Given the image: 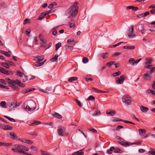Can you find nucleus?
Returning a JSON list of instances; mask_svg holds the SVG:
<instances>
[{
	"instance_id": "obj_1",
	"label": "nucleus",
	"mask_w": 155,
	"mask_h": 155,
	"mask_svg": "<svg viewBox=\"0 0 155 155\" xmlns=\"http://www.w3.org/2000/svg\"><path fill=\"white\" fill-rule=\"evenodd\" d=\"M78 2L75 3L66 12L65 15H69L68 18H71L75 17L77 15L78 8Z\"/></svg>"
},
{
	"instance_id": "obj_2",
	"label": "nucleus",
	"mask_w": 155,
	"mask_h": 155,
	"mask_svg": "<svg viewBox=\"0 0 155 155\" xmlns=\"http://www.w3.org/2000/svg\"><path fill=\"white\" fill-rule=\"evenodd\" d=\"M131 98L128 95L124 96L122 98V101L126 104L130 105L131 103Z\"/></svg>"
},
{
	"instance_id": "obj_3",
	"label": "nucleus",
	"mask_w": 155,
	"mask_h": 155,
	"mask_svg": "<svg viewBox=\"0 0 155 155\" xmlns=\"http://www.w3.org/2000/svg\"><path fill=\"white\" fill-rule=\"evenodd\" d=\"M30 107L28 105H27L26 106L25 109H28L29 111H31L35 109L36 108V104L33 101H31L30 104Z\"/></svg>"
},
{
	"instance_id": "obj_4",
	"label": "nucleus",
	"mask_w": 155,
	"mask_h": 155,
	"mask_svg": "<svg viewBox=\"0 0 155 155\" xmlns=\"http://www.w3.org/2000/svg\"><path fill=\"white\" fill-rule=\"evenodd\" d=\"M120 141H117V143L122 145V146L127 147L130 145L131 143H129L125 141V140L123 138H121L120 140Z\"/></svg>"
},
{
	"instance_id": "obj_5",
	"label": "nucleus",
	"mask_w": 155,
	"mask_h": 155,
	"mask_svg": "<svg viewBox=\"0 0 155 155\" xmlns=\"http://www.w3.org/2000/svg\"><path fill=\"white\" fill-rule=\"evenodd\" d=\"M65 128L63 127H58L57 130V132L58 134L61 136H64V134L65 131Z\"/></svg>"
},
{
	"instance_id": "obj_6",
	"label": "nucleus",
	"mask_w": 155,
	"mask_h": 155,
	"mask_svg": "<svg viewBox=\"0 0 155 155\" xmlns=\"http://www.w3.org/2000/svg\"><path fill=\"white\" fill-rule=\"evenodd\" d=\"M0 128L4 130H11L13 129V127L8 125L0 124Z\"/></svg>"
},
{
	"instance_id": "obj_7",
	"label": "nucleus",
	"mask_w": 155,
	"mask_h": 155,
	"mask_svg": "<svg viewBox=\"0 0 155 155\" xmlns=\"http://www.w3.org/2000/svg\"><path fill=\"white\" fill-rule=\"evenodd\" d=\"M19 105L20 104H17L16 102L14 101L13 102L9 103L8 106L10 108L12 109L19 106Z\"/></svg>"
},
{
	"instance_id": "obj_8",
	"label": "nucleus",
	"mask_w": 155,
	"mask_h": 155,
	"mask_svg": "<svg viewBox=\"0 0 155 155\" xmlns=\"http://www.w3.org/2000/svg\"><path fill=\"white\" fill-rule=\"evenodd\" d=\"M143 78L145 80H149L152 77L151 74H144L143 75Z\"/></svg>"
},
{
	"instance_id": "obj_9",
	"label": "nucleus",
	"mask_w": 155,
	"mask_h": 155,
	"mask_svg": "<svg viewBox=\"0 0 155 155\" xmlns=\"http://www.w3.org/2000/svg\"><path fill=\"white\" fill-rule=\"evenodd\" d=\"M137 25L138 27V30L139 31H141L143 34H144L145 30L144 29V26L143 25L141 24H137Z\"/></svg>"
},
{
	"instance_id": "obj_10",
	"label": "nucleus",
	"mask_w": 155,
	"mask_h": 155,
	"mask_svg": "<svg viewBox=\"0 0 155 155\" xmlns=\"http://www.w3.org/2000/svg\"><path fill=\"white\" fill-rule=\"evenodd\" d=\"M44 59V56L41 55L36 57L35 58V59L36 60V63L42 61Z\"/></svg>"
},
{
	"instance_id": "obj_11",
	"label": "nucleus",
	"mask_w": 155,
	"mask_h": 155,
	"mask_svg": "<svg viewBox=\"0 0 155 155\" xmlns=\"http://www.w3.org/2000/svg\"><path fill=\"white\" fill-rule=\"evenodd\" d=\"M52 115L54 117L59 119H61L62 118V116L61 115L55 112H52Z\"/></svg>"
},
{
	"instance_id": "obj_12",
	"label": "nucleus",
	"mask_w": 155,
	"mask_h": 155,
	"mask_svg": "<svg viewBox=\"0 0 155 155\" xmlns=\"http://www.w3.org/2000/svg\"><path fill=\"white\" fill-rule=\"evenodd\" d=\"M140 108L141 110L143 113H146L149 110V109L147 107L142 105L140 106Z\"/></svg>"
},
{
	"instance_id": "obj_13",
	"label": "nucleus",
	"mask_w": 155,
	"mask_h": 155,
	"mask_svg": "<svg viewBox=\"0 0 155 155\" xmlns=\"http://www.w3.org/2000/svg\"><path fill=\"white\" fill-rule=\"evenodd\" d=\"M84 149L80 150H79L73 153L74 155H83L84 152H83Z\"/></svg>"
},
{
	"instance_id": "obj_14",
	"label": "nucleus",
	"mask_w": 155,
	"mask_h": 155,
	"mask_svg": "<svg viewBox=\"0 0 155 155\" xmlns=\"http://www.w3.org/2000/svg\"><path fill=\"white\" fill-rule=\"evenodd\" d=\"M11 138L12 139H17L18 138L17 135L14 132H11L10 134Z\"/></svg>"
},
{
	"instance_id": "obj_15",
	"label": "nucleus",
	"mask_w": 155,
	"mask_h": 155,
	"mask_svg": "<svg viewBox=\"0 0 155 155\" xmlns=\"http://www.w3.org/2000/svg\"><path fill=\"white\" fill-rule=\"evenodd\" d=\"M68 25L70 28H74L75 27V25L74 19H71V21L69 22Z\"/></svg>"
},
{
	"instance_id": "obj_16",
	"label": "nucleus",
	"mask_w": 155,
	"mask_h": 155,
	"mask_svg": "<svg viewBox=\"0 0 155 155\" xmlns=\"http://www.w3.org/2000/svg\"><path fill=\"white\" fill-rule=\"evenodd\" d=\"M58 55L55 54L51 59V61L53 62H57L58 61Z\"/></svg>"
},
{
	"instance_id": "obj_17",
	"label": "nucleus",
	"mask_w": 155,
	"mask_h": 155,
	"mask_svg": "<svg viewBox=\"0 0 155 155\" xmlns=\"http://www.w3.org/2000/svg\"><path fill=\"white\" fill-rule=\"evenodd\" d=\"M107 54L108 53L107 52L99 54L98 56L100 57H102L103 59H105L107 58Z\"/></svg>"
},
{
	"instance_id": "obj_18",
	"label": "nucleus",
	"mask_w": 155,
	"mask_h": 155,
	"mask_svg": "<svg viewBox=\"0 0 155 155\" xmlns=\"http://www.w3.org/2000/svg\"><path fill=\"white\" fill-rule=\"evenodd\" d=\"M35 90V88H32V89H29V88H28L27 89H25V90H23V92H22V93L23 94H25L27 93H28V92H30V91H34Z\"/></svg>"
},
{
	"instance_id": "obj_19",
	"label": "nucleus",
	"mask_w": 155,
	"mask_h": 155,
	"mask_svg": "<svg viewBox=\"0 0 155 155\" xmlns=\"http://www.w3.org/2000/svg\"><path fill=\"white\" fill-rule=\"evenodd\" d=\"M107 114H109L111 116H114L115 114V111L114 110H110L109 112L107 111L106 113Z\"/></svg>"
},
{
	"instance_id": "obj_20",
	"label": "nucleus",
	"mask_w": 155,
	"mask_h": 155,
	"mask_svg": "<svg viewBox=\"0 0 155 155\" xmlns=\"http://www.w3.org/2000/svg\"><path fill=\"white\" fill-rule=\"evenodd\" d=\"M139 133L140 135H143L146 133V130L145 129H140L138 130Z\"/></svg>"
},
{
	"instance_id": "obj_21",
	"label": "nucleus",
	"mask_w": 155,
	"mask_h": 155,
	"mask_svg": "<svg viewBox=\"0 0 155 155\" xmlns=\"http://www.w3.org/2000/svg\"><path fill=\"white\" fill-rule=\"evenodd\" d=\"M78 78L76 77H73L70 78L68 80V81L69 82H72L74 81L77 80Z\"/></svg>"
},
{
	"instance_id": "obj_22",
	"label": "nucleus",
	"mask_w": 155,
	"mask_h": 155,
	"mask_svg": "<svg viewBox=\"0 0 155 155\" xmlns=\"http://www.w3.org/2000/svg\"><path fill=\"white\" fill-rule=\"evenodd\" d=\"M116 82L117 84H122L123 83V82L122 81V80L120 79L119 77H117L115 78Z\"/></svg>"
},
{
	"instance_id": "obj_23",
	"label": "nucleus",
	"mask_w": 155,
	"mask_h": 155,
	"mask_svg": "<svg viewBox=\"0 0 155 155\" xmlns=\"http://www.w3.org/2000/svg\"><path fill=\"white\" fill-rule=\"evenodd\" d=\"M124 49H134L135 48V47L134 46H124L123 47Z\"/></svg>"
},
{
	"instance_id": "obj_24",
	"label": "nucleus",
	"mask_w": 155,
	"mask_h": 155,
	"mask_svg": "<svg viewBox=\"0 0 155 155\" xmlns=\"http://www.w3.org/2000/svg\"><path fill=\"white\" fill-rule=\"evenodd\" d=\"M20 147V150H24L26 151H28L29 149V148L27 147L21 145Z\"/></svg>"
},
{
	"instance_id": "obj_25",
	"label": "nucleus",
	"mask_w": 155,
	"mask_h": 155,
	"mask_svg": "<svg viewBox=\"0 0 155 155\" xmlns=\"http://www.w3.org/2000/svg\"><path fill=\"white\" fill-rule=\"evenodd\" d=\"M134 31V26L131 25L129 30V33L128 34H132Z\"/></svg>"
},
{
	"instance_id": "obj_26",
	"label": "nucleus",
	"mask_w": 155,
	"mask_h": 155,
	"mask_svg": "<svg viewBox=\"0 0 155 155\" xmlns=\"http://www.w3.org/2000/svg\"><path fill=\"white\" fill-rule=\"evenodd\" d=\"M114 150V147H110L109 150L107 151V152L108 154H111L113 152V151Z\"/></svg>"
},
{
	"instance_id": "obj_27",
	"label": "nucleus",
	"mask_w": 155,
	"mask_h": 155,
	"mask_svg": "<svg viewBox=\"0 0 155 155\" xmlns=\"http://www.w3.org/2000/svg\"><path fill=\"white\" fill-rule=\"evenodd\" d=\"M4 116L11 122H15L16 121L15 120L14 118H11L6 115H4Z\"/></svg>"
},
{
	"instance_id": "obj_28",
	"label": "nucleus",
	"mask_w": 155,
	"mask_h": 155,
	"mask_svg": "<svg viewBox=\"0 0 155 155\" xmlns=\"http://www.w3.org/2000/svg\"><path fill=\"white\" fill-rule=\"evenodd\" d=\"M0 53L8 57H10V54H8L7 52L5 51L0 50Z\"/></svg>"
},
{
	"instance_id": "obj_29",
	"label": "nucleus",
	"mask_w": 155,
	"mask_h": 155,
	"mask_svg": "<svg viewBox=\"0 0 155 155\" xmlns=\"http://www.w3.org/2000/svg\"><path fill=\"white\" fill-rule=\"evenodd\" d=\"M61 44L60 42H58L55 45L56 49L55 50L57 51L59 48L61 46Z\"/></svg>"
},
{
	"instance_id": "obj_30",
	"label": "nucleus",
	"mask_w": 155,
	"mask_h": 155,
	"mask_svg": "<svg viewBox=\"0 0 155 155\" xmlns=\"http://www.w3.org/2000/svg\"><path fill=\"white\" fill-rule=\"evenodd\" d=\"M1 64L2 66L6 68H8L9 67V65L8 64V62H7V63L2 62Z\"/></svg>"
},
{
	"instance_id": "obj_31",
	"label": "nucleus",
	"mask_w": 155,
	"mask_h": 155,
	"mask_svg": "<svg viewBox=\"0 0 155 155\" xmlns=\"http://www.w3.org/2000/svg\"><path fill=\"white\" fill-rule=\"evenodd\" d=\"M17 85L22 87H24L25 86V84L19 81L17 83Z\"/></svg>"
},
{
	"instance_id": "obj_32",
	"label": "nucleus",
	"mask_w": 155,
	"mask_h": 155,
	"mask_svg": "<svg viewBox=\"0 0 155 155\" xmlns=\"http://www.w3.org/2000/svg\"><path fill=\"white\" fill-rule=\"evenodd\" d=\"M6 104V103L4 101H2L0 103V106L3 108H5V106Z\"/></svg>"
},
{
	"instance_id": "obj_33",
	"label": "nucleus",
	"mask_w": 155,
	"mask_h": 155,
	"mask_svg": "<svg viewBox=\"0 0 155 155\" xmlns=\"http://www.w3.org/2000/svg\"><path fill=\"white\" fill-rule=\"evenodd\" d=\"M45 15V14H44L43 12L41 13L40 15L39 16L38 19V20H41L43 18Z\"/></svg>"
},
{
	"instance_id": "obj_34",
	"label": "nucleus",
	"mask_w": 155,
	"mask_h": 155,
	"mask_svg": "<svg viewBox=\"0 0 155 155\" xmlns=\"http://www.w3.org/2000/svg\"><path fill=\"white\" fill-rule=\"evenodd\" d=\"M147 92L148 94L151 93L153 95L155 96V91L152 90H148L147 91Z\"/></svg>"
},
{
	"instance_id": "obj_35",
	"label": "nucleus",
	"mask_w": 155,
	"mask_h": 155,
	"mask_svg": "<svg viewBox=\"0 0 155 155\" xmlns=\"http://www.w3.org/2000/svg\"><path fill=\"white\" fill-rule=\"evenodd\" d=\"M123 120L122 119H119L117 118H114L113 119H112V121H122L123 122Z\"/></svg>"
},
{
	"instance_id": "obj_36",
	"label": "nucleus",
	"mask_w": 155,
	"mask_h": 155,
	"mask_svg": "<svg viewBox=\"0 0 155 155\" xmlns=\"http://www.w3.org/2000/svg\"><path fill=\"white\" fill-rule=\"evenodd\" d=\"M88 130H89L90 131H92V132L94 133H97V131L94 128H92L91 127H89L88 128Z\"/></svg>"
},
{
	"instance_id": "obj_37",
	"label": "nucleus",
	"mask_w": 155,
	"mask_h": 155,
	"mask_svg": "<svg viewBox=\"0 0 155 155\" xmlns=\"http://www.w3.org/2000/svg\"><path fill=\"white\" fill-rule=\"evenodd\" d=\"M12 145V143H2V144L1 146H10Z\"/></svg>"
},
{
	"instance_id": "obj_38",
	"label": "nucleus",
	"mask_w": 155,
	"mask_h": 155,
	"mask_svg": "<svg viewBox=\"0 0 155 155\" xmlns=\"http://www.w3.org/2000/svg\"><path fill=\"white\" fill-rule=\"evenodd\" d=\"M57 27L53 28L52 30H53L52 34L54 35H56L57 34V31L56 28Z\"/></svg>"
},
{
	"instance_id": "obj_39",
	"label": "nucleus",
	"mask_w": 155,
	"mask_h": 155,
	"mask_svg": "<svg viewBox=\"0 0 155 155\" xmlns=\"http://www.w3.org/2000/svg\"><path fill=\"white\" fill-rule=\"evenodd\" d=\"M41 122L40 121H35L34 122L32 123L30 125L32 126H34L35 125H37L40 124Z\"/></svg>"
},
{
	"instance_id": "obj_40",
	"label": "nucleus",
	"mask_w": 155,
	"mask_h": 155,
	"mask_svg": "<svg viewBox=\"0 0 155 155\" xmlns=\"http://www.w3.org/2000/svg\"><path fill=\"white\" fill-rule=\"evenodd\" d=\"M12 150L15 152H18L20 153H21V150H20V149H12Z\"/></svg>"
},
{
	"instance_id": "obj_41",
	"label": "nucleus",
	"mask_w": 155,
	"mask_h": 155,
	"mask_svg": "<svg viewBox=\"0 0 155 155\" xmlns=\"http://www.w3.org/2000/svg\"><path fill=\"white\" fill-rule=\"evenodd\" d=\"M120 79L122 80V81L123 82L126 79V76L124 74L121 75L120 76Z\"/></svg>"
},
{
	"instance_id": "obj_42",
	"label": "nucleus",
	"mask_w": 155,
	"mask_h": 155,
	"mask_svg": "<svg viewBox=\"0 0 155 155\" xmlns=\"http://www.w3.org/2000/svg\"><path fill=\"white\" fill-rule=\"evenodd\" d=\"M67 42L68 44L71 45L73 44V43L74 42V41L73 39H70L68 40Z\"/></svg>"
},
{
	"instance_id": "obj_43",
	"label": "nucleus",
	"mask_w": 155,
	"mask_h": 155,
	"mask_svg": "<svg viewBox=\"0 0 155 155\" xmlns=\"http://www.w3.org/2000/svg\"><path fill=\"white\" fill-rule=\"evenodd\" d=\"M115 62L114 61H111L106 63V65L110 67L111 65H113Z\"/></svg>"
},
{
	"instance_id": "obj_44",
	"label": "nucleus",
	"mask_w": 155,
	"mask_h": 155,
	"mask_svg": "<svg viewBox=\"0 0 155 155\" xmlns=\"http://www.w3.org/2000/svg\"><path fill=\"white\" fill-rule=\"evenodd\" d=\"M100 111L99 110H97L93 114V116H97L98 115H100Z\"/></svg>"
},
{
	"instance_id": "obj_45",
	"label": "nucleus",
	"mask_w": 155,
	"mask_h": 155,
	"mask_svg": "<svg viewBox=\"0 0 155 155\" xmlns=\"http://www.w3.org/2000/svg\"><path fill=\"white\" fill-rule=\"evenodd\" d=\"M46 41H44L42 42L43 43H41V46L43 48H45L47 46V44L46 43Z\"/></svg>"
},
{
	"instance_id": "obj_46",
	"label": "nucleus",
	"mask_w": 155,
	"mask_h": 155,
	"mask_svg": "<svg viewBox=\"0 0 155 155\" xmlns=\"http://www.w3.org/2000/svg\"><path fill=\"white\" fill-rule=\"evenodd\" d=\"M82 61L84 63H86L88 62V60L87 58L84 57L82 59Z\"/></svg>"
},
{
	"instance_id": "obj_47",
	"label": "nucleus",
	"mask_w": 155,
	"mask_h": 155,
	"mask_svg": "<svg viewBox=\"0 0 155 155\" xmlns=\"http://www.w3.org/2000/svg\"><path fill=\"white\" fill-rule=\"evenodd\" d=\"M12 80H11L9 78H5V81H6V82L8 83V84L12 83L11 81Z\"/></svg>"
},
{
	"instance_id": "obj_48",
	"label": "nucleus",
	"mask_w": 155,
	"mask_h": 155,
	"mask_svg": "<svg viewBox=\"0 0 155 155\" xmlns=\"http://www.w3.org/2000/svg\"><path fill=\"white\" fill-rule=\"evenodd\" d=\"M87 100H88L94 101L95 100V97L92 95H91L88 97Z\"/></svg>"
},
{
	"instance_id": "obj_49",
	"label": "nucleus",
	"mask_w": 155,
	"mask_h": 155,
	"mask_svg": "<svg viewBox=\"0 0 155 155\" xmlns=\"http://www.w3.org/2000/svg\"><path fill=\"white\" fill-rule=\"evenodd\" d=\"M33 143V142L32 141L28 139H26L25 143L30 144H32Z\"/></svg>"
},
{
	"instance_id": "obj_50",
	"label": "nucleus",
	"mask_w": 155,
	"mask_h": 155,
	"mask_svg": "<svg viewBox=\"0 0 155 155\" xmlns=\"http://www.w3.org/2000/svg\"><path fill=\"white\" fill-rule=\"evenodd\" d=\"M142 142V140H138L137 142L136 143H131L130 145H132L133 144H137V145H139Z\"/></svg>"
},
{
	"instance_id": "obj_51",
	"label": "nucleus",
	"mask_w": 155,
	"mask_h": 155,
	"mask_svg": "<svg viewBox=\"0 0 155 155\" xmlns=\"http://www.w3.org/2000/svg\"><path fill=\"white\" fill-rule=\"evenodd\" d=\"M128 36L129 38H132L133 37H135L136 36V35L135 34H128Z\"/></svg>"
},
{
	"instance_id": "obj_52",
	"label": "nucleus",
	"mask_w": 155,
	"mask_h": 155,
	"mask_svg": "<svg viewBox=\"0 0 155 155\" xmlns=\"http://www.w3.org/2000/svg\"><path fill=\"white\" fill-rule=\"evenodd\" d=\"M121 73V72L120 71H119L117 72H115L113 74V76L114 77H115L116 76H118L119 75H120Z\"/></svg>"
},
{
	"instance_id": "obj_53",
	"label": "nucleus",
	"mask_w": 155,
	"mask_h": 155,
	"mask_svg": "<svg viewBox=\"0 0 155 155\" xmlns=\"http://www.w3.org/2000/svg\"><path fill=\"white\" fill-rule=\"evenodd\" d=\"M37 64H35V66L36 67H39L41 66L43 64V62H38L37 63Z\"/></svg>"
},
{
	"instance_id": "obj_54",
	"label": "nucleus",
	"mask_w": 155,
	"mask_h": 155,
	"mask_svg": "<svg viewBox=\"0 0 155 155\" xmlns=\"http://www.w3.org/2000/svg\"><path fill=\"white\" fill-rule=\"evenodd\" d=\"M24 74L23 73L19 71H17V75H18L20 77H22V76Z\"/></svg>"
},
{
	"instance_id": "obj_55",
	"label": "nucleus",
	"mask_w": 155,
	"mask_h": 155,
	"mask_svg": "<svg viewBox=\"0 0 155 155\" xmlns=\"http://www.w3.org/2000/svg\"><path fill=\"white\" fill-rule=\"evenodd\" d=\"M0 87L7 89H9L8 86H4L1 84H0Z\"/></svg>"
},
{
	"instance_id": "obj_56",
	"label": "nucleus",
	"mask_w": 155,
	"mask_h": 155,
	"mask_svg": "<svg viewBox=\"0 0 155 155\" xmlns=\"http://www.w3.org/2000/svg\"><path fill=\"white\" fill-rule=\"evenodd\" d=\"M6 70H5L3 68H2L0 67V72L4 74Z\"/></svg>"
},
{
	"instance_id": "obj_57",
	"label": "nucleus",
	"mask_w": 155,
	"mask_h": 155,
	"mask_svg": "<svg viewBox=\"0 0 155 155\" xmlns=\"http://www.w3.org/2000/svg\"><path fill=\"white\" fill-rule=\"evenodd\" d=\"M114 150V152L115 153H118L121 150L120 149L118 148H116Z\"/></svg>"
},
{
	"instance_id": "obj_58",
	"label": "nucleus",
	"mask_w": 155,
	"mask_h": 155,
	"mask_svg": "<svg viewBox=\"0 0 155 155\" xmlns=\"http://www.w3.org/2000/svg\"><path fill=\"white\" fill-rule=\"evenodd\" d=\"M92 89L94 90L95 92L97 93H100V92H102L101 91L99 90L96 88L92 87Z\"/></svg>"
},
{
	"instance_id": "obj_59",
	"label": "nucleus",
	"mask_w": 155,
	"mask_h": 155,
	"mask_svg": "<svg viewBox=\"0 0 155 155\" xmlns=\"http://www.w3.org/2000/svg\"><path fill=\"white\" fill-rule=\"evenodd\" d=\"M75 101L79 107H81L82 106V105L81 104V102L79 100L77 99H76Z\"/></svg>"
},
{
	"instance_id": "obj_60",
	"label": "nucleus",
	"mask_w": 155,
	"mask_h": 155,
	"mask_svg": "<svg viewBox=\"0 0 155 155\" xmlns=\"http://www.w3.org/2000/svg\"><path fill=\"white\" fill-rule=\"evenodd\" d=\"M73 46H70L67 45H65V48L66 50L70 49L71 50L73 48Z\"/></svg>"
},
{
	"instance_id": "obj_61",
	"label": "nucleus",
	"mask_w": 155,
	"mask_h": 155,
	"mask_svg": "<svg viewBox=\"0 0 155 155\" xmlns=\"http://www.w3.org/2000/svg\"><path fill=\"white\" fill-rule=\"evenodd\" d=\"M155 71V67L151 69V70L148 71V73H149L150 74H151V73L154 72Z\"/></svg>"
},
{
	"instance_id": "obj_62",
	"label": "nucleus",
	"mask_w": 155,
	"mask_h": 155,
	"mask_svg": "<svg viewBox=\"0 0 155 155\" xmlns=\"http://www.w3.org/2000/svg\"><path fill=\"white\" fill-rule=\"evenodd\" d=\"M153 67V65H146L145 67L149 69H150L152 68Z\"/></svg>"
},
{
	"instance_id": "obj_63",
	"label": "nucleus",
	"mask_w": 155,
	"mask_h": 155,
	"mask_svg": "<svg viewBox=\"0 0 155 155\" xmlns=\"http://www.w3.org/2000/svg\"><path fill=\"white\" fill-rule=\"evenodd\" d=\"M29 22V20L28 18H26L23 22V24L24 25L26 24L27 23Z\"/></svg>"
},
{
	"instance_id": "obj_64",
	"label": "nucleus",
	"mask_w": 155,
	"mask_h": 155,
	"mask_svg": "<svg viewBox=\"0 0 155 155\" xmlns=\"http://www.w3.org/2000/svg\"><path fill=\"white\" fill-rule=\"evenodd\" d=\"M0 82L3 83L5 85L7 84V82L4 79H0Z\"/></svg>"
}]
</instances>
